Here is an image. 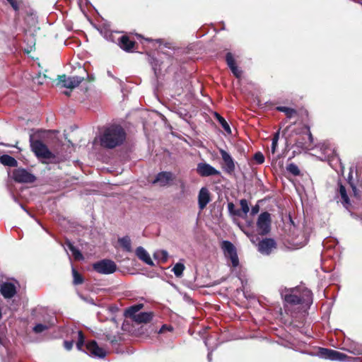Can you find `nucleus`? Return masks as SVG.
Returning <instances> with one entry per match:
<instances>
[{"label":"nucleus","instance_id":"nucleus-19","mask_svg":"<svg viewBox=\"0 0 362 362\" xmlns=\"http://www.w3.org/2000/svg\"><path fill=\"white\" fill-rule=\"evenodd\" d=\"M136 255L138 257L139 259L142 260L144 262H145L146 264L153 266V262L151 259L148 253L146 252V250L141 246L138 247L136 249Z\"/></svg>","mask_w":362,"mask_h":362},{"label":"nucleus","instance_id":"nucleus-18","mask_svg":"<svg viewBox=\"0 0 362 362\" xmlns=\"http://www.w3.org/2000/svg\"><path fill=\"white\" fill-rule=\"evenodd\" d=\"M324 148L325 156L329 159L331 158L332 160H337L339 163L340 170L339 171L341 173H344V166L342 165L341 160L339 157V155L336 153V151L334 148H331L327 147L325 144L322 145V148Z\"/></svg>","mask_w":362,"mask_h":362},{"label":"nucleus","instance_id":"nucleus-31","mask_svg":"<svg viewBox=\"0 0 362 362\" xmlns=\"http://www.w3.org/2000/svg\"><path fill=\"white\" fill-rule=\"evenodd\" d=\"M185 269V265L182 263H177L173 268L172 271L177 277H180L182 275Z\"/></svg>","mask_w":362,"mask_h":362},{"label":"nucleus","instance_id":"nucleus-11","mask_svg":"<svg viewBox=\"0 0 362 362\" xmlns=\"http://www.w3.org/2000/svg\"><path fill=\"white\" fill-rule=\"evenodd\" d=\"M86 353L92 357L103 358L106 356V351L98 346L95 341L88 342L86 345Z\"/></svg>","mask_w":362,"mask_h":362},{"label":"nucleus","instance_id":"nucleus-8","mask_svg":"<svg viewBox=\"0 0 362 362\" xmlns=\"http://www.w3.org/2000/svg\"><path fill=\"white\" fill-rule=\"evenodd\" d=\"M13 180L19 183H33L36 178L34 175L24 168H18L13 172Z\"/></svg>","mask_w":362,"mask_h":362},{"label":"nucleus","instance_id":"nucleus-30","mask_svg":"<svg viewBox=\"0 0 362 362\" xmlns=\"http://www.w3.org/2000/svg\"><path fill=\"white\" fill-rule=\"evenodd\" d=\"M276 109H277V110H279L280 112H284L288 118L292 117L294 115L296 114V110L291 108V107L279 106V107H277Z\"/></svg>","mask_w":362,"mask_h":362},{"label":"nucleus","instance_id":"nucleus-35","mask_svg":"<svg viewBox=\"0 0 362 362\" xmlns=\"http://www.w3.org/2000/svg\"><path fill=\"white\" fill-rule=\"evenodd\" d=\"M77 335H78V341L76 342V348L78 349V350H81L83 345H84V342H85V337H84V335L83 334V332L81 331H78L77 332Z\"/></svg>","mask_w":362,"mask_h":362},{"label":"nucleus","instance_id":"nucleus-28","mask_svg":"<svg viewBox=\"0 0 362 362\" xmlns=\"http://www.w3.org/2000/svg\"><path fill=\"white\" fill-rule=\"evenodd\" d=\"M227 206L230 216L244 218V216L242 215L241 211L240 209H236L235 206L233 202L228 203Z\"/></svg>","mask_w":362,"mask_h":362},{"label":"nucleus","instance_id":"nucleus-26","mask_svg":"<svg viewBox=\"0 0 362 362\" xmlns=\"http://www.w3.org/2000/svg\"><path fill=\"white\" fill-rule=\"evenodd\" d=\"M216 119L219 122V124L221 125L222 128L228 133L231 134V129L228 124V122L226 121V119L221 117L218 113L215 112L214 114Z\"/></svg>","mask_w":362,"mask_h":362},{"label":"nucleus","instance_id":"nucleus-41","mask_svg":"<svg viewBox=\"0 0 362 362\" xmlns=\"http://www.w3.org/2000/svg\"><path fill=\"white\" fill-rule=\"evenodd\" d=\"M259 211V206L258 204H255V206H253L252 207V209H251V215L252 216H255V214H257Z\"/></svg>","mask_w":362,"mask_h":362},{"label":"nucleus","instance_id":"nucleus-48","mask_svg":"<svg viewBox=\"0 0 362 362\" xmlns=\"http://www.w3.org/2000/svg\"><path fill=\"white\" fill-rule=\"evenodd\" d=\"M149 60H150V62H151V64H153V61H155V59H154V58H153V57H150ZM152 65H153V69L155 70V69H156L155 66H156V64H152Z\"/></svg>","mask_w":362,"mask_h":362},{"label":"nucleus","instance_id":"nucleus-46","mask_svg":"<svg viewBox=\"0 0 362 362\" xmlns=\"http://www.w3.org/2000/svg\"><path fill=\"white\" fill-rule=\"evenodd\" d=\"M108 340L110 341L111 344H115L117 342L116 337H113V338H107Z\"/></svg>","mask_w":362,"mask_h":362},{"label":"nucleus","instance_id":"nucleus-15","mask_svg":"<svg viewBox=\"0 0 362 362\" xmlns=\"http://www.w3.org/2000/svg\"><path fill=\"white\" fill-rule=\"evenodd\" d=\"M210 201L211 197L209 189L205 187H202L198 194V206L199 209L202 211L205 209Z\"/></svg>","mask_w":362,"mask_h":362},{"label":"nucleus","instance_id":"nucleus-20","mask_svg":"<svg viewBox=\"0 0 362 362\" xmlns=\"http://www.w3.org/2000/svg\"><path fill=\"white\" fill-rule=\"evenodd\" d=\"M134 44V41L131 40L128 36L123 35L119 37V45L121 49L126 52H132Z\"/></svg>","mask_w":362,"mask_h":362},{"label":"nucleus","instance_id":"nucleus-32","mask_svg":"<svg viewBox=\"0 0 362 362\" xmlns=\"http://www.w3.org/2000/svg\"><path fill=\"white\" fill-rule=\"evenodd\" d=\"M72 275L75 285L81 284L83 282V276L74 267H72Z\"/></svg>","mask_w":362,"mask_h":362},{"label":"nucleus","instance_id":"nucleus-53","mask_svg":"<svg viewBox=\"0 0 362 362\" xmlns=\"http://www.w3.org/2000/svg\"><path fill=\"white\" fill-rule=\"evenodd\" d=\"M205 345L208 346V339L204 341Z\"/></svg>","mask_w":362,"mask_h":362},{"label":"nucleus","instance_id":"nucleus-33","mask_svg":"<svg viewBox=\"0 0 362 362\" xmlns=\"http://www.w3.org/2000/svg\"><path fill=\"white\" fill-rule=\"evenodd\" d=\"M287 171L293 175L297 176L300 175V170L298 167L294 163H290L286 167Z\"/></svg>","mask_w":362,"mask_h":362},{"label":"nucleus","instance_id":"nucleus-47","mask_svg":"<svg viewBox=\"0 0 362 362\" xmlns=\"http://www.w3.org/2000/svg\"><path fill=\"white\" fill-rule=\"evenodd\" d=\"M166 329H168V327L166 325H163L160 329L159 330V333L164 332V330Z\"/></svg>","mask_w":362,"mask_h":362},{"label":"nucleus","instance_id":"nucleus-34","mask_svg":"<svg viewBox=\"0 0 362 362\" xmlns=\"http://www.w3.org/2000/svg\"><path fill=\"white\" fill-rule=\"evenodd\" d=\"M240 206H241V209H240V210L242 212V215L245 216L247 215V214L250 211L248 202H247V201L246 199H243L240 200Z\"/></svg>","mask_w":362,"mask_h":362},{"label":"nucleus","instance_id":"nucleus-7","mask_svg":"<svg viewBox=\"0 0 362 362\" xmlns=\"http://www.w3.org/2000/svg\"><path fill=\"white\" fill-rule=\"evenodd\" d=\"M222 248L226 257L230 259L232 266L236 267L239 264V260L234 245L228 240H224L222 243Z\"/></svg>","mask_w":362,"mask_h":362},{"label":"nucleus","instance_id":"nucleus-10","mask_svg":"<svg viewBox=\"0 0 362 362\" xmlns=\"http://www.w3.org/2000/svg\"><path fill=\"white\" fill-rule=\"evenodd\" d=\"M83 80V77L77 76L68 77L66 75H62L59 76V83L63 87L67 88H74L77 87Z\"/></svg>","mask_w":362,"mask_h":362},{"label":"nucleus","instance_id":"nucleus-23","mask_svg":"<svg viewBox=\"0 0 362 362\" xmlns=\"http://www.w3.org/2000/svg\"><path fill=\"white\" fill-rule=\"evenodd\" d=\"M0 163L4 165L9 167H16L18 165L17 160L13 157L8 155L0 156Z\"/></svg>","mask_w":362,"mask_h":362},{"label":"nucleus","instance_id":"nucleus-2","mask_svg":"<svg viewBox=\"0 0 362 362\" xmlns=\"http://www.w3.org/2000/svg\"><path fill=\"white\" fill-rule=\"evenodd\" d=\"M125 139L124 129L121 126L116 124L105 128L100 136V145L110 149L122 145Z\"/></svg>","mask_w":362,"mask_h":362},{"label":"nucleus","instance_id":"nucleus-55","mask_svg":"<svg viewBox=\"0 0 362 362\" xmlns=\"http://www.w3.org/2000/svg\"><path fill=\"white\" fill-rule=\"evenodd\" d=\"M21 208H22V209H23V210H24V211H25L27 212L26 209H24V207H23V205H21Z\"/></svg>","mask_w":362,"mask_h":362},{"label":"nucleus","instance_id":"nucleus-39","mask_svg":"<svg viewBox=\"0 0 362 362\" xmlns=\"http://www.w3.org/2000/svg\"><path fill=\"white\" fill-rule=\"evenodd\" d=\"M12 6V8L15 11H18L19 8L18 4V0H6Z\"/></svg>","mask_w":362,"mask_h":362},{"label":"nucleus","instance_id":"nucleus-12","mask_svg":"<svg viewBox=\"0 0 362 362\" xmlns=\"http://www.w3.org/2000/svg\"><path fill=\"white\" fill-rule=\"evenodd\" d=\"M197 172L202 177H209L211 175H220V171L206 163H198L197 167Z\"/></svg>","mask_w":362,"mask_h":362},{"label":"nucleus","instance_id":"nucleus-50","mask_svg":"<svg viewBox=\"0 0 362 362\" xmlns=\"http://www.w3.org/2000/svg\"><path fill=\"white\" fill-rule=\"evenodd\" d=\"M111 321H112V322H114V323H115V324H117V320H116V318H115V316H113V315L111 317Z\"/></svg>","mask_w":362,"mask_h":362},{"label":"nucleus","instance_id":"nucleus-49","mask_svg":"<svg viewBox=\"0 0 362 362\" xmlns=\"http://www.w3.org/2000/svg\"><path fill=\"white\" fill-rule=\"evenodd\" d=\"M180 187H181L182 192H184L185 189V184L184 182H181Z\"/></svg>","mask_w":362,"mask_h":362},{"label":"nucleus","instance_id":"nucleus-16","mask_svg":"<svg viewBox=\"0 0 362 362\" xmlns=\"http://www.w3.org/2000/svg\"><path fill=\"white\" fill-rule=\"evenodd\" d=\"M0 292L4 298H11L16 293V288L11 282H4L1 284Z\"/></svg>","mask_w":362,"mask_h":362},{"label":"nucleus","instance_id":"nucleus-14","mask_svg":"<svg viewBox=\"0 0 362 362\" xmlns=\"http://www.w3.org/2000/svg\"><path fill=\"white\" fill-rule=\"evenodd\" d=\"M257 247L261 254L268 255L276 247V243L272 238H264L258 243Z\"/></svg>","mask_w":362,"mask_h":362},{"label":"nucleus","instance_id":"nucleus-38","mask_svg":"<svg viewBox=\"0 0 362 362\" xmlns=\"http://www.w3.org/2000/svg\"><path fill=\"white\" fill-rule=\"evenodd\" d=\"M74 345V341L73 340H66L64 341V346L67 351H70Z\"/></svg>","mask_w":362,"mask_h":362},{"label":"nucleus","instance_id":"nucleus-21","mask_svg":"<svg viewBox=\"0 0 362 362\" xmlns=\"http://www.w3.org/2000/svg\"><path fill=\"white\" fill-rule=\"evenodd\" d=\"M337 194L341 197V202L345 208H348L350 205L349 198L346 193L345 187L341 184V182H338Z\"/></svg>","mask_w":362,"mask_h":362},{"label":"nucleus","instance_id":"nucleus-6","mask_svg":"<svg viewBox=\"0 0 362 362\" xmlns=\"http://www.w3.org/2000/svg\"><path fill=\"white\" fill-rule=\"evenodd\" d=\"M317 356L324 359L338 361H345L347 358V356L346 354L326 348H320Z\"/></svg>","mask_w":362,"mask_h":362},{"label":"nucleus","instance_id":"nucleus-25","mask_svg":"<svg viewBox=\"0 0 362 362\" xmlns=\"http://www.w3.org/2000/svg\"><path fill=\"white\" fill-rule=\"evenodd\" d=\"M143 308V304H136L132 306H130L128 308L126 311L125 314L129 316V317L132 318L133 320H134V316H136L138 313V312Z\"/></svg>","mask_w":362,"mask_h":362},{"label":"nucleus","instance_id":"nucleus-43","mask_svg":"<svg viewBox=\"0 0 362 362\" xmlns=\"http://www.w3.org/2000/svg\"><path fill=\"white\" fill-rule=\"evenodd\" d=\"M306 128L308 129V137L309 141H310V143H313V136L310 131V128L308 127H306Z\"/></svg>","mask_w":362,"mask_h":362},{"label":"nucleus","instance_id":"nucleus-5","mask_svg":"<svg viewBox=\"0 0 362 362\" xmlns=\"http://www.w3.org/2000/svg\"><path fill=\"white\" fill-rule=\"evenodd\" d=\"M271 215L268 212L260 214L257 221L258 233L262 235H267L271 229Z\"/></svg>","mask_w":362,"mask_h":362},{"label":"nucleus","instance_id":"nucleus-22","mask_svg":"<svg viewBox=\"0 0 362 362\" xmlns=\"http://www.w3.org/2000/svg\"><path fill=\"white\" fill-rule=\"evenodd\" d=\"M153 312H141L134 316V321L137 323H147L153 319Z\"/></svg>","mask_w":362,"mask_h":362},{"label":"nucleus","instance_id":"nucleus-52","mask_svg":"<svg viewBox=\"0 0 362 362\" xmlns=\"http://www.w3.org/2000/svg\"><path fill=\"white\" fill-rule=\"evenodd\" d=\"M37 83H40V84H42L44 83V81H42V80H38Z\"/></svg>","mask_w":362,"mask_h":362},{"label":"nucleus","instance_id":"nucleus-42","mask_svg":"<svg viewBox=\"0 0 362 362\" xmlns=\"http://www.w3.org/2000/svg\"><path fill=\"white\" fill-rule=\"evenodd\" d=\"M160 258L165 262L168 259V253L165 250H161L160 252Z\"/></svg>","mask_w":362,"mask_h":362},{"label":"nucleus","instance_id":"nucleus-4","mask_svg":"<svg viewBox=\"0 0 362 362\" xmlns=\"http://www.w3.org/2000/svg\"><path fill=\"white\" fill-rule=\"evenodd\" d=\"M93 269L100 274L109 275L115 273L117 269L116 263L110 259H103L92 264Z\"/></svg>","mask_w":362,"mask_h":362},{"label":"nucleus","instance_id":"nucleus-36","mask_svg":"<svg viewBox=\"0 0 362 362\" xmlns=\"http://www.w3.org/2000/svg\"><path fill=\"white\" fill-rule=\"evenodd\" d=\"M48 329H49V326H47V325L39 323V324H37L33 327V332L35 333L39 334V333L43 332L44 331L47 330Z\"/></svg>","mask_w":362,"mask_h":362},{"label":"nucleus","instance_id":"nucleus-24","mask_svg":"<svg viewBox=\"0 0 362 362\" xmlns=\"http://www.w3.org/2000/svg\"><path fill=\"white\" fill-rule=\"evenodd\" d=\"M118 242L124 251L128 252L132 251V242L129 236H124L119 238Z\"/></svg>","mask_w":362,"mask_h":362},{"label":"nucleus","instance_id":"nucleus-51","mask_svg":"<svg viewBox=\"0 0 362 362\" xmlns=\"http://www.w3.org/2000/svg\"><path fill=\"white\" fill-rule=\"evenodd\" d=\"M353 1L356 2V3H358V4H362V2H361V0H352Z\"/></svg>","mask_w":362,"mask_h":362},{"label":"nucleus","instance_id":"nucleus-1","mask_svg":"<svg viewBox=\"0 0 362 362\" xmlns=\"http://www.w3.org/2000/svg\"><path fill=\"white\" fill-rule=\"evenodd\" d=\"M280 294L284 299L286 306L305 305L309 306L313 303V293L310 290L299 288H284L280 290Z\"/></svg>","mask_w":362,"mask_h":362},{"label":"nucleus","instance_id":"nucleus-9","mask_svg":"<svg viewBox=\"0 0 362 362\" xmlns=\"http://www.w3.org/2000/svg\"><path fill=\"white\" fill-rule=\"evenodd\" d=\"M219 153L224 163L222 167L223 171L228 175L233 174L235 169V164L233 158L226 151L222 148L219 149Z\"/></svg>","mask_w":362,"mask_h":362},{"label":"nucleus","instance_id":"nucleus-44","mask_svg":"<svg viewBox=\"0 0 362 362\" xmlns=\"http://www.w3.org/2000/svg\"><path fill=\"white\" fill-rule=\"evenodd\" d=\"M353 353L354 354H358V355L362 354V347L356 349V350L354 351H353Z\"/></svg>","mask_w":362,"mask_h":362},{"label":"nucleus","instance_id":"nucleus-17","mask_svg":"<svg viewBox=\"0 0 362 362\" xmlns=\"http://www.w3.org/2000/svg\"><path fill=\"white\" fill-rule=\"evenodd\" d=\"M226 64L230 68L233 75L239 78L242 76V71L236 66L233 55L230 52H228L226 55Z\"/></svg>","mask_w":362,"mask_h":362},{"label":"nucleus","instance_id":"nucleus-29","mask_svg":"<svg viewBox=\"0 0 362 362\" xmlns=\"http://www.w3.org/2000/svg\"><path fill=\"white\" fill-rule=\"evenodd\" d=\"M279 139V132H277L275 133V134L274 135V136L272 138V146H271V148L269 151V155L272 154L273 156H274L276 148H277V146H278Z\"/></svg>","mask_w":362,"mask_h":362},{"label":"nucleus","instance_id":"nucleus-3","mask_svg":"<svg viewBox=\"0 0 362 362\" xmlns=\"http://www.w3.org/2000/svg\"><path fill=\"white\" fill-rule=\"evenodd\" d=\"M30 142L32 151L38 158L49 160L55 157L42 141L33 140V137L30 136Z\"/></svg>","mask_w":362,"mask_h":362},{"label":"nucleus","instance_id":"nucleus-45","mask_svg":"<svg viewBox=\"0 0 362 362\" xmlns=\"http://www.w3.org/2000/svg\"><path fill=\"white\" fill-rule=\"evenodd\" d=\"M212 351H213V350L209 351L208 353L207 359H208L209 362H211V361H212Z\"/></svg>","mask_w":362,"mask_h":362},{"label":"nucleus","instance_id":"nucleus-40","mask_svg":"<svg viewBox=\"0 0 362 362\" xmlns=\"http://www.w3.org/2000/svg\"><path fill=\"white\" fill-rule=\"evenodd\" d=\"M105 310L111 315H113L116 312L118 311V308L116 306H109Z\"/></svg>","mask_w":362,"mask_h":362},{"label":"nucleus","instance_id":"nucleus-13","mask_svg":"<svg viewBox=\"0 0 362 362\" xmlns=\"http://www.w3.org/2000/svg\"><path fill=\"white\" fill-rule=\"evenodd\" d=\"M174 179L175 176L171 172L163 171L156 175L153 183H158L161 187H165L170 185Z\"/></svg>","mask_w":362,"mask_h":362},{"label":"nucleus","instance_id":"nucleus-54","mask_svg":"<svg viewBox=\"0 0 362 362\" xmlns=\"http://www.w3.org/2000/svg\"><path fill=\"white\" fill-rule=\"evenodd\" d=\"M107 75L110 77H112V75L110 71H107Z\"/></svg>","mask_w":362,"mask_h":362},{"label":"nucleus","instance_id":"nucleus-37","mask_svg":"<svg viewBox=\"0 0 362 362\" xmlns=\"http://www.w3.org/2000/svg\"><path fill=\"white\" fill-rule=\"evenodd\" d=\"M254 159L258 164H262L264 161V156L261 152H257L254 156Z\"/></svg>","mask_w":362,"mask_h":362},{"label":"nucleus","instance_id":"nucleus-27","mask_svg":"<svg viewBox=\"0 0 362 362\" xmlns=\"http://www.w3.org/2000/svg\"><path fill=\"white\" fill-rule=\"evenodd\" d=\"M66 245L69 248V250L71 252L74 258L77 260L83 259V257L81 254V252L79 251L78 249H77L76 247L73 245V244L71 242H67Z\"/></svg>","mask_w":362,"mask_h":362}]
</instances>
